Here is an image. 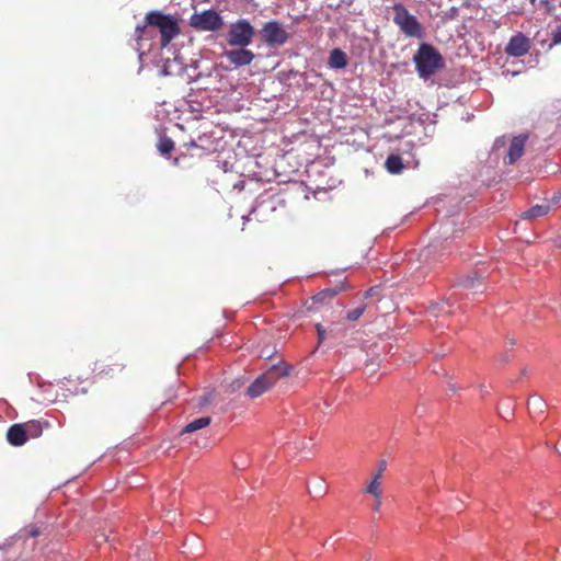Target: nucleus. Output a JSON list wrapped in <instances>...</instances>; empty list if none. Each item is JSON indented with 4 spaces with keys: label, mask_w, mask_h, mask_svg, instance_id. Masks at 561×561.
I'll list each match as a JSON object with an SVG mask.
<instances>
[{
    "label": "nucleus",
    "mask_w": 561,
    "mask_h": 561,
    "mask_svg": "<svg viewBox=\"0 0 561 561\" xmlns=\"http://www.w3.org/2000/svg\"><path fill=\"white\" fill-rule=\"evenodd\" d=\"M390 11L393 14L392 22L405 37L420 41L426 37V26L408 10L403 2H394Z\"/></svg>",
    "instance_id": "obj_2"
},
{
    "label": "nucleus",
    "mask_w": 561,
    "mask_h": 561,
    "mask_svg": "<svg viewBox=\"0 0 561 561\" xmlns=\"http://www.w3.org/2000/svg\"><path fill=\"white\" fill-rule=\"evenodd\" d=\"M224 56L236 68L250 65L255 57L254 53L247 49L245 47L226 50Z\"/></svg>",
    "instance_id": "obj_10"
},
{
    "label": "nucleus",
    "mask_w": 561,
    "mask_h": 561,
    "mask_svg": "<svg viewBox=\"0 0 561 561\" xmlns=\"http://www.w3.org/2000/svg\"><path fill=\"white\" fill-rule=\"evenodd\" d=\"M317 332H318V336H319V342L322 343L324 340V330L322 329V327L320 324L317 325Z\"/></svg>",
    "instance_id": "obj_28"
},
{
    "label": "nucleus",
    "mask_w": 561,
    "mask_h": 561,
    "mask_svg": "<svg viewBox=\"0 0 561 561\" xmlns=\"http://www.w3.org/2000/svg\"><path fill=\"white\" fill-rule=\"evenodd\" d=\"M457 286L463 290L471 291L473 295L478 293L482 294L485 288L482 278L478 276L476 272L459 280Z\"/></svg>",
    "instance_id": "obj_12"
},
{
    "label": "nucleus",
    "mask_w": 561,
    "mask_h": 561,
    "mask_svg": "<svg viewBox=\"0 0 561 561\" xmlns=\"http://www.w3.org/2000/svg\"><path fill=\"white\" fill-rule=\"evenodd\" d=\"M37 535H38V531H37V530H33V531H32V536H34V537H35V536H37Z\"/></svg>",
    "instance_id": "obj_36"
},
{
    "label": "nucleus",
    "mask_w": 561,
    "mask_h": 561,
    "mask_svg": "<svg viewBox=\"0 0 561 561\" xmlns=\"http://www.w3.org/2000/svg\"><path fill=\"white\" fill-rule=\"evenodd\" d=\"M457 13H458V9H457V8H455V7H453V8H450V10L448 11L447 16H448V18H455V16L457 15Z\"/></svg>",
    "instance_id": "obj_31"
},
{
    "label": "nucleus",
    "mask_w": 561,
    "mask_h": 561,
    "mask_svg": "<svg viewBox=\"0 0 561 561\" xmlns=\"http://www.w3.org/2000/svg\"><path fill=\"white\" fill-rule=\"evenodd\" d=\"M366 310V304H360L358 307L352 309V310H348L345 314V318L348 320V321H356L358 320L363 313L365 312Z\"/></svg>",
    "instance_id": "obj_22"
},
{
    "label": "nucleus",
    "mask_w": 561,
    "mask_h": 561,
    "mask_svg": "<svg viewBox=\"0 0 561 561\" xmlns=\"http://www.w3.org/2000/svg\"><path fill=\"white\" fill-rule=\"evenodd\" d=\"M190 25L197 31L216 32L224 25L221 15L214 9H208L202 13H194L191 16Z\"/></svg>",
    "instance_id": "obj_7"
},
{
    "label": "nucleus",
    "mask_w": 561,
    "mask_h": 561,
    "mask_svg": "<svg viewBox=\"0 0 561 561\" xmlns=\"http://www.w3.org/2000/svg\"><path fill=\"white\" fill-rule=\"evenodd\" d=\"M158 37L157 28L146 22L144 25H137L135 31V49L138 53L139 60H142L146 50H150L153 45V39Z\"/></svg>",
    "instance_id": "obj_8"
},
{
    "label": "nucleus",
    "mask_w": 561,
    "mask_h": 561,
    "mask_svg": "<svg viewBox=\"0 0 561 561\" xmlns=\"http://www.w3.org/2000/svg\"><path fill=\"white\" fill-rule=\"evenodd\" d=\"M211 422L210 416H202L187 423L182 433H193L208 426Z\"/></svg>",
    "instance_id": "obj_19"
},
{
    "label": "nucleus",
    "mask_w": 561,
    "mask_h": 561,
    "mask_svg": "<svg viewBox=\"0 0 561 561\" xmlns=\"http://www.w3.org/2000/svg\"><path fill=\"white\" fill-rule=\"evenodd\" d=\"M505 145H506V141H505L504 137L497 138L494 141L493 149L499 150L500 148L505 147Z\"/></svg>",
    "instance_id": "obj_26"
},
{
    "label": "nucleus",
    "mask_w": 561,
    "mask_h": 561,
    "mask_svg": "<svg viewBox=\"0 0 561 561\" xmlns=\"http://www.w3.org/2000/svg\"><path fill=\"white\" fill-rule=\"evenodd\" d=\"M533 403H534V404H536V403H538V404H542L541 399H534V400H533Z\"/></svg>",
    "instance_id": "obj_35"
},
{
    "label": "nucleus",
    "mask_w": 561,
    "mask_h": 561,
    "mask_svg": "<svg viewBox=\"0 0 561 561\" xmlns=\"http://www.w3.org/2000/svg\"><path fill=\"white\" fill-rule=\"evenodd\" d=\"M373 291H374V288H369L368 290L365 291L364 294V298H369L373 296Z\"/></svg>",
    "instance_id": "obj_34"
},
{
    "label": "nucleus",
    "mask_w": 561,
    "mask_h": 561,
    "mask_svg": "<svg viewBox=\"0 0 561 561\" xmlns=\"http://www.w3.org/2000/svg\"><path fill=\"white\" fill-rule=\"evenodd\" d=\"M366 492L378 497L380 495L379 474H375L370 483L366 488Z\"/></svg>",
    "instance_id": "obj_23"
},
{
    "label": "nucleus",
    "mask_w": 561,
    "mask_h": 561,
    "mask_svg": "<svg viewBox=\"0 0 561 561\" xmlns=\"http://www.w3.org/2000/svg\"><path fill=\"white\" fill-rule=\"evenodd\" d=\"M530 49L529 38L523 33L513 35L508 41L505 53L512 57H522L526 55Z\"/></svg>",
    "instance_id": "obj_9"
},
{
    "label": "nucleus",
    "mask_w": 561,
    "mask_h": 561,
    "mask_svg": "<svg viewBox=\"0 0 561 561\" xmlns=\"http://www.w3.org/2000/svg\"><path fill=\"white\" fill-rule=\"evenodd\" d=\"M291 366L280 362L272 365L265 373L256 377L248 387L247 396L257 398L270 390L280 378L290 374Z\"/></svg>",
    "instance_id": "obj_3"
},
{
    "label": "nucleus",
    "mask_w": 561,
    "mask_h": 561,
    "mask_svg": "<svg viewBox=\"0 0 561 561\" xmlns=\"http://www.w3.org/2000/svg\"><path fill=\"white\" fill-rule=\"evenodd\" d=\"M385 168L390 174H400L404 170V164L399 153H390L385 162Z\"/></svg>",
    "instance_id": "obj_15"
},
{
    "label": "nucleus",
    "mask_w": 561,
    "mask_h": 561,
    "mask_svg": "<svg viewBox=\"0 0 561 561\" xmlns=\"http://www.w3.org/2000/svg\"><path fill=\"white\" fill-rule=\"evenodd\" d=\"M550 210L548 204H537L525 210L522 215L523 219H536L546 216Z\"/></svg>",
    "instance_id": "obj_16"
},
{
    "label": "nucleus",
    "mask_w": 561,
    "mask_h": 561,
    "mask_svg": "<svg viewBox=\"0 0 561 561\" xmlns=\"http://www.w3.org/2000/svg\"><path fill=\"white\" fill-rule=\"evenodd\" d=\"M453 299H454L453 295H450L447 299H443L440 302L432 304L430 311L435 316H438L440 313L454 312L453 311V307H454Z\"/></svg>",
    "instance_id": "obj_17"
},
{
    "label": "nucleus",
    "mask_w": 561,
    "mask_h": 561,
    "mask_svg": "<svg viewBox=\"0 0 561 561\" xmlns=\"http://www.w3.org/2000/svg\"><path fill=\"white\" fill-rule=\"evenodd\" d=\"M386 469V462L385 461H381L378 466V470H377V473L376 474H379V478L381 477L383 470Z\"/></svg>",
    "instance_id": "obj_30"
},
{
    "label": "nucleus",
    "mask_w": 561,
    "mask_h": 561,
    "mask_svg": "<svg viewBox=\"0 0 561 561\" xmlns=\"http://www.w3.org/2000/svg\"><path fill=\"white\" fill-rule=\"evenodd\" d=\"M328 65L331 69H344L347 65L346 54L340 48L332 49L330 53Z\"/></svg>",
    "instance_id": "obj_14"
},
{
    "label": "nucleus",
    "mask_w": 561,
    "mask_h": 561,
    "mask_svg": "<svg viewBox=\"0 0 561 561\" xmlns=\"http://www.w3.org/2000/svg\"><path fill=\"white\" fill-rule=\"evenodd\" d=\"M98 543H101V541H107L108 538L105 535L96 536L95 538Z\"/></svg>",
    "instance_id": "obj_33"
},
{
    "label": "nucleus",
    "mask_w": 561,
    "mask_h": 561,
    "mask_svg": "<svg viewBox=\"0 0 561 561\" xmlns=\"http://www.w3.org/2000/svg\"><path fill=\"white\" fill-rule=\"evenodd\" d=\"M529 2L538 10L543 9L546 14H552L556 10L557 0H529Z\"/></svg>",
    "instance_id": "obj_20"
},
{
    "label": "nucleus",
    "mask_w": 561,
    "mask_h": 561,
    "mask_svg": "<svg viewBox=\"0 0 561 561\" xmlns=\"http://www.w3.org/2000/svg\"><path fill=\"white\" fill-rule=\"evenodd\" d=\"M173 149H174V141L170 137L162 136L159 138L158 150L162 156H164V157L169 156Z\"/></svg>",
    "instance_id": "obj_21"
},
{
    "label": "nucleus",
    "mask_w": 561,
    "mask_h": 561,
    "mask_svg": "<svg viewBox=\"0 0 561 561\" xmlns=\"http://www.w3.org/2000/svg\"><path fill=\"white\" fill-rule=\"evenodd\" d=\"M146 22L157 28L158 35H160L159 45L161 48L165 47L180 32L178 21L168 14L156 11L149 12Z\"/></svg>",
    "instance_id": "obj_4"
},
{
    "label": "nucleus",
    "mask_w": 561,
    "mask_h": 561,
    "mask_svg": "<svg viewBox=\"0 0 561 561\" xmlns=\"http://www.w3.org/2000/svg\"><path fill=\"white\" fill-rule=\"evenodd\" d=\"M380 505H381V501H380V495H379L378 497H375V503H374L373 510L376 512L379 511Z\"/></svg>",
    "instance_id": "obj_29"
},
{
    "label": "nucleus",
    "mask_w": 561,
    "mask_h": 561,
    "mask_svg": "<svg viewBox=\"0 0 561 561\" xmlns=\"http://www.w3.org/2000/svg\"><path fill=\"white\" fill-rule=\"evenodd\" d=\"M170 66H171V62L168 60V61L163 65V67H162V69H161L160 71H161L164 76L172 75V73H173V71L170 69Z\"/></svg>",
    "instance_id": "obj_27"
},
{
    "label": "nucleus",
    "mask_w": 561,
    "mask_h": 561,
    "mask_svg": "<svg viewBox=\"0 0 561 561\" xmlns=\"http://www.w3.org/2000/svg\"><path fill=\"white\" fill-rule=\"evenodd\" d=\"M526 140L527 136L525 135L516 136L511 140L507 151L508 164H514L524 154Z\"/></svg>",
    "instance_id": "obj_11"
},
{
    "label": "nucleus",
    "mask_w": 561,
    "mask_h": 561,
    "mask_svg": "<svg viewBox=\"0 0 561 561\" xmlns=\"http://www.w3.org/2000/svg\"><path fill=\"white\" fill-rule=\"evenodd\" d=\"M415 70L421 79H428L445 67L439 50L432 44L422 42L413 56Z\"/></svg>",
    "instance_id": "obj_1"
},
{
    "label": "nucleus",
    "mask_w": 561,
    "mask_h": 561,
    "mask_svg": "<svg viewBox=\"0 0 561 561\" xmlns=\"http://www.w3.org/2000/svg\"><path fill=\"white\" fill-rule=\"evenodd\" d=\"M7 439L9 444L15 447L24 445L28 440L25 435L24 425L22 423L11 425L7 432Z\"/></svg>",
    "instance_id": "obj_13"
},
{
    "label": "nucleus",
    "mask_w": 561,
    "mask_h": 561,
    "mask_svg": "<svg viewBox=\"0 0 561 561\" xmlns=\"http://www.w3.org/2000/svg\"><path fill=\"white\" fill-rule=\"evenodd\" d=\"M255 35V30L247 19L231 23L227 32V43L233 47L249 46Z\"/></svg>",
    "instance_id": "obj_5"
},
{
    "label": "nucleus",
    "mask_w": 561,
    "mask_h": 561,
    "mask_svg": "<svg viewBox=\"0 0 561 561\" xmlns=\"http://www.w3.org/2000/svg\"><path fill=\"white\" fill-rule=\"evenodd\" d=\"M209 402H210V398H208L207 396H204L201 398L199 404L205 405V404H208Z\"/></svg>",
    "instance_id": "obj_32"
},
{
    "label": "nucleus",
    "mask_w": 561,
    "mask_h": 561,
    "mask_svg": "<svg viewBox=\"0 0 561 561\" xmlns=\"http://www.w3.org/2000/svg\"><path fill=\"white\" fill-rule=\"evenodd\" d=\"M263 42L268 47H279L287 43L289 34L277 20L266 22L260 31Z\"/></svg>",
    "instance_id": "obj_6"
},
{
    "label": "nucleus",
    "mask_w": 561,
    "mask_h": 561,
    "mask_svg": "<svg viewBox=\"0 0 561 561\" xmlns=\"http://www.w3.org/2000/svg\"><path fill=\"white\" fill-rule=\"evenodd\" d=\"M551 45L561 44V25L557 26L556 30L552 31Z\"/></svg>",
    "instance_id": "obj_25"
},
{
    "label": "nucleus",
    "mask_w": 561,
    "mask_h": 561,
    "mask_svg": "<svg viewBox=\"0 0 561 561\" xmlns=\"http://www.w3.org/2000/svg\"><path fill=\"white\" fill-rule=\"evenodd\" d=\"M24 425L25 435L27 439L37 438L43 434L42 423L37 420H32L26 423H22Z\"/></svg>",
    "instance_id": "obj_18"
},
{
    "label": "nucleus",
    "mask_w": 561,
    "mask_h": 561,
    "mask_svg": "<svg viewBox=\"0 0 561 561\" xmlns=\"http://www.w3.org/2000/svg\"><path fill=\"white\" fill-rule=\"evenodd\" d=\"M188 106L191 108V112L195 114V118H198L202 115L203 107L197 100L193 99L192 95L191 99L188 100Z\"/></svg>",
    "instance_id": "obj_24"
}]
</instances>
